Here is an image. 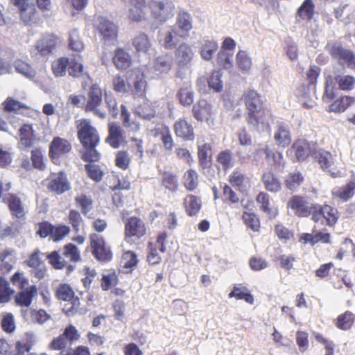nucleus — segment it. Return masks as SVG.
I'll return each instance as SVG.
<instances>
[{
    "label": "nucleus",
    "instance_id": "16",
    "mask_svg": "<svg viewBox=\"0 0 355 355\" xmlns=\"http://www.w3.org/2000/svg\"><path fill=\"white\" fill-rule=\"evenodd\" d=\"M254 155L256 157H261L264 155L266 161L274 168H279L284 165L282 154L277 150L271 149L266 144H258Z\"/></svg>",
    "mask_w": 355,
    "mask_h": 355
},
{
    "label": "nucleus",
    "instance_id": "32",
    "mask_svg": "<svg viewBox=\"0 0 355 355\" xmlns=\"http://www.w3.org/2000/svg\"><path fill=\"white\" fill-rule=\"evenodd\" d=\"M202 206L201 198L198 196L188 194L183 200V207L188 216H196L200 213Z\"/></svg>",
    "mask_w": 355,
    "mask_h": 355
},
{
    "label": "nucleus",
    "instance_id": "41",
    "mask_svg": "<svg viewBox=\"0 0 355 355\" xmlns=\"http://www.w3.org/2000/svg\"><path fill=\"white\" fill-rule=\"evenodd\" d=\"M70 232V228L65 225L55 227L46 222V236H49V239L53 241H59L63 239Z\"/></svg>",
    "mask_w": 355,
    "mask_h": 355
},
{
    "label": "nucleus",
    "instance_id": "3",
    "mask_svg": "<svg viewBox=\"0 0 355 355\" xmlns=\"http://www.w3.org/2000/svg\"><path fill=\"white\" fill-rule=\"evenodd\" d=\"M177 29L168 31L164 37V46L166 49H173L179 38H187L189 36V32L193 28L192 17L186 11H180L176 17Z\"/></svg>",
    "mask_w": 355,
    "mask_h": 355
},
{
    "label": "nucleus",
    "instance_id": "10",
    "mask_svg": "<svg viewBox=\"0 0 355 355\" xmlns=\"http://www.w3.org/2000/svg\"><path fill=\"white\" fill-rule=\"evenodd\" d=\"M271 117V111L265 106L248 111L245 115L248 125L252 126L257 131H261L268 127Z\"/></svg>",
    "mask_w": 355,
    "mask_h": 355
},
{
    "label": "nucleus",
    "instance_id": "18",
    "mask_svg": "<svg viewBox=\"0 0 355 355\" xmlns=\"http://www.w3.org/2000/svg\"><path fill=\"white\" fill-rule=\"evenodd\" d=\"M49 180L48 189L51 192L60 195L70 189V184L63 171L51 173Z\"/></svg>",
    "mask_w": 355,
    "mask_h": 355
},
{
    "label": "nucleus",
    "instance_id": "21",
    "mask_svg": "<svg viewBox=\"0 0 355 355\" xmlns=\"http://www.w3.org/2000/svg\"><path fill=\"white\" fill-rule=\"evenodd\" d=\"M19 137L18 146L21 149L30 148L40 141V139L35 135L32 125L29 124H24L19 128Z\"/></svg>",
    "mask_w": 355,
    "mask_h": 355
},
{
    "label": "nucleus",
    "instance_id": "52",
    "mask_svg": "<svg viewBox=\"0 0 355 355\" xmlns=\"http://www.w3.org/2000/svg\"><path fill=\"white\" fill-rule=\"evenodd\" d=\"M314 8L312 0H304L297 10V17L302 20L311 21L314 15Z\"/></svg>",
    "mask_w": 355,
    "mask_h": 355
},
{
    "label": "nucleus",
    "instance_id": "40",
    "mask_svg": "<svg viewBox=\"0 0 355 355\" xmlns=\"http://www.w3.org/2000/svg\"><path fill=\"white\" fill-rule=\"evenodd\" d=\"M120 119L123 126L129 132H137L140 130V123L138 121L131 118V114L128 111L126 106L123 104L121 105Z\"/></svg>",
    "mask_w": 355,
    "mask_h": 355
},
{
    "label": "nucleus",
    "instance_id": "5",
    "mask_svg": "<svg viewBox=\"0 0 355 355\" xmlns=\"http://www.w3.org/2000/svg\"><path fill=\"white\" fill-rule=\"evenodd\" d=\"M146 223L138 216H130L124 221V240L129 243L139 241L147 235Z\"/></svg>",
    "mask_w": 355,
    "mask_h": 355
},
{
    "label": "nucleus",
    "instance_id": "1",
    "mask_svg": "<svg viewBox=\"0 0 355 355\" xmlns=\"http://www.w3.org/2000/svg\"><path fill=\"white\" fill-rule=\"evenodd\" d=\"M76 127L77 137L83 149L81 153L82 159L87 162H98L101 153L96 147L100 144V135L97 129L86 119L79 120Z\"/></svg>",
    "mask_w": 355,
    "mask_h": 355
},
{
    "label": "nucleus",
    "instance_id": "42",
    "mask_svg": "<svg viewBox=\"0 0 355 355\" xmlns=\"http://www.w3.org/2000/svg\"><path fill=\"white\" fill-rule=\"evenodd\" d=\"M304 182V175L299 171L288 173L284 179L285 187L291 191H297Z\"/></svg>",
    "mask_w": 355,
    "mask_h": 355
},
{
    "label": "nucleus",
    "instance_id": "46",
    "mask_svg": "<svg viewBox=\"0 0 355 355\" xmlns=\"http://www.w3.org/2000/svg\"><path fill=\"white\" fill-rule=\"evenodd\" d=\"M355 322V314L350 311H346L340 314L334 321L336 327L343 331L349 330Z\"/></svg>",
    "mask_w": 355,
    "mask_h": 355
},
{
    "label": "nucleus",
    "instance_id": "56",
    "mask_svg": "<svg viewBox=\"0 0 355 355\" xmlns=\"http://www.w3.org/2000/svg\"><path fill=\"white\" fill-rule=\"evenodd\" d=\"M216 162L227 171L234 166V154L230 149L221 150L216 156Z\"/></svg>",
    "mask_w": 355,
    "mask_h": 355
},
{
    "label": "nucleus",
    "instance_id": "53",
    "mask_svg": "<svg viewBox=\"0 0 355 355\" xmlns=\"http://www.w3.org/2000/svg\"><path fill=\"white\" fill-rule=\"evenodd\" d=\"M131 159V156L127 150H119L115 153L114 164L118 168L125 171L129 168Z\"/></svg>",
    "mask_w": 355,
    "mask_h": 355
},
{
    "label": "nucleus",
    "instance_id": "13",
    "mask_svg": "<svg viewBox=\"0 0 355 355\" xmlns=\"http://www.w3.org/2000/svg\"><path fill=\"white\" fill-rule=\"evenodd\" d=\"M80 334L77 329L70 324L67 326L64 332L57 338H54L49 345V347L55 350H62L68 345H71L73 343L78 340Z\"/></svg>",
    "mask_w": 355,
    "mask_h": 355
},
{
    "label": "nucleus",
    "instance_id": "23",
    "mask_svg": "<svg viewBox=\"0 0 355 355\" xmlns=\"http://www.w3.org/2000/svg\"><path fill=\"white\" fill-rule=\"evenodd\" d=\"M173 130L176 137L184 141H193L195 139L194 128L184 118H180L175 122Z\"/></svg>",
    "mask_w": 355,
    "mask_h": 355
},
{
    "label": "nucleus",
    "instance_id": "24",
    "mask_svg": "<svg viewBox=\"0 0 355 355\" xmlns=\"http://www.w3.org/2000/svg\"><path fill=\"white\" fill-rule=\"evenodd\" d=\"M128 19L133 22H140L146 18L148 4L146 0H128Z\"/></svg>",
    "mask_w": 355,
    "mask_h": 355
},
{
    "label": "nucleus",
    "instance_id": "55",
    "mask_svg": "<svg viewBox=\"0 0 355 355\" xmlns=\"http://www.w3.org/2000/svg\"><path fill=\"white\" fill-rule=\"evenodd\" d=\"M132 45L138 53H146L151 46L148 35L144 33H139L132 39Z\"/></svg>",
    "mask_w": 355,
    "mask_h": 355
},
{
    "label": "nucleus",
    "instance_id": "50",
    "mask_svg": "<svg viewBox=\"0 0 355 355\" xmlns=\"http://www.w3.org/2000/svg\"><path fill=\"white\" fill-rule=\"evenodd\" d=\"M172 59L168 54L157 57L154 61L153 67L160 73H167L172 69Z\"/></svg>",
    "mask_w": 355,
    "mask_h": 355
},
{
    "label": "nucleus",
    "instance_id": "22",
    "mask_svg": "<svg viewBox=\"0 0 355 355\" xmlns=\"http://www.w3.org/2000/svg\"><path fill=\"white\" fill-rule=\"evenodd\" d=\"M329 53L340 64H347V67L351 68H355V55L353 51L344 49L341 46L334 45L331 46Z\"/></svg>",
    "mask_w": 355,
    "mask_h": 355
},
{
    "label": "nucleus",
    "instance_id": "38",
    "mask_svg": "<svg viewBox=\"0 0 355 355\" xmlns=\"http://www.w3.org/2000/svg\"><path fill=\"white\" fill-rule=\"evenodd\" d=\"M229 298H235L237 300H244L250 304H253L254 299L250 291L242 284H236L232 291L228 294Z\"/></svg>",
    "mask_w": 355,
    "mask_h": 355
},
{
    "label": "nucleus",
    "instance_id": "43",
    "mask_svg": "<svg viewBox=\"0 0 355 355\" xmlns=\"http://www.w3.org/2000/svg\"><path fill=\"white\" fill-rule=\"evenodd\" d=\"M212 157V147L210 144L205 143L198 146V159L200 166L202 168L211 166Z\"/></svg>",
    "mask_w": 355,
    "mask_h": 355
},
{
    "label": "nucleus",
    "instance_id": "35",
    "mask_svg": "<svg viewBox=\"0 0 355 355\" xmlns=\"http://www.w3.org/2000/svg\"><path fill=\"white\" fill-rule=\"evenodd\" d=\"M274 139L276 144L284 148L288 146L291 142V136L288 125L284 123L279 122L277 125V130L274 135Z\"/></svg>",
    "mask_w": 355,
    "mask_h": 355
},
{
    "label": "nucleus",
    "instance_id": "45",
    "mask_svg": "<svg viewBox=\"0 0 355 355\" xmlns=\"http://www.w3.org/2000/svg\"><path fill=\"white\" fill-rule=\"evenodd\" d=\"M6 203L14 217L18 219H21L24 217L25 211L19 198L13 194L9 195L7 198Z\"/></svg>",
    "mask_w": 355,
    "mask_h": 355
},
{
    "label": "nucleus",
    "instance_id": "33",
    "mask_svg": "<svg viewBox=\"0 0 355 355\" xmlns=\"http://www.w3.org/2000/svg\"><path fill=\"white\" fill-rule=\"evenodd\" d=\"M19 11L21 20L26 25L36 24L40 19V13L33 3L23 6Z\"/></svg>",
    "mask_w": 355,
    "mask_h": 355
},
{
    "label": "nucleus",
    "instance_id": "30",
    "mask_svg": "<svg viewBox=\"0 0 355 355\" xmlns=\"http://www.w3.org/2000/svg\"><path fill=\"white\" fill-rule=\"evenodd\" d=\"M114 67L119 71H125L130 68L132 60L130 53L123 48H116L112 57Z\"/></svg>",
    "mask_w": 355,
    "mask_h": 355
},
{
    "label": "nucleus",
    "instance_id": "34",
    "mask_svg": "<svg viewBox=\"0 0 355 355\" xmlns=\"http://www.w3.org/2000/svg\"><path fill=\"white\" fill-rule=\"evenodd\" d=\"M265 189L271 193H278L282 189L279 178L272 171H265L261 175Z\"/></svg>",
    "mask_w": 355,
    "mask_h": 355
},
{
    "label": "nucleus",
    "instance_id": "29",
    "mask_svg": "<svg viewBox=\"0 0 355 355\" xmlns=\"http://www.w3.org/2000/svg\"><path fill=\"white\" fill-rule=\"evenodd\" d=\"M193 117L198 121H209L212 118V107L205 100L199 101L192 108Z\"/></svg>",
    "mask_w": 355,
    "mask_h": 355
},
{
    "label": "nucleus",
    "instance_id": "39",
    "mask_svg": "<svg viewBox=\"0 0 355 355\" xmlns=\"http://www.w3.org/2000/svg\"><path fill=\"white\" fill-rule=\"evenodd\" d=\"M147 88V82L144 73L137 75L130 84L129 92L135 98L145 97Z\"/></svg>",
    "mask_w": 355,
    "mask_h": 355
},
{
    "label": "nucleus",
    "instance_id": "15",
    "mask_svg": "<svg viewBox=\"0 0 355 355\" xmlns=\"http://www.w3.org/2000/svg\"><path fill=\"white\" fill-rule=\"evenodd\" d=\"M105 141L114 149H119L121 146L126 145V137L122 127L115 122L109 123L107 136Z\"/></svg>",
    "mask_w": 355,
    "mask_h": 355
},
{
    "label": "nucleus",
    "instance_id": "19",
    "mask_svg": "<svg viewBox=\"0 0 355 355\" xmlns=\"http://www.w3.org/2000/svg\"><path fill=\"white\" fill-rule=\"evenodd\" d=\"M315 144H311L306 139H299L294 141L292 145V150L295 154L297 161L304 162L307 158L313 155L315 150Z\"/></svg>",
    "mask_w": 355,
    "mask_h": 355
},
{
    "label": "nucleus",
    "instance_id": "61",
    "mask_svg": "<svg viewBox=\"0 0 355 355\" xmlns=\"http://www.w3.org/2000/svg\"><path fill=\"white\" fill-rule=\"evenodd\" d=\"M68 223L74 232L78 233L84 226V220L80 213L76 209H71L68 214Z\"/></svg>",
    "mask_w": 355,
    "mask_h": 355
},
{
    "label": "nucleus",
    "instance_id": "57",
    "mask_svg": "<svg viewBox=\"0 0 355 355\" xmlns=\"http://www.w3.org/2000/svg\"><path fill=\"white\" fill-rule=\"evenodd\" d=\"M220 198L224 204L228 205H234L239 202V196L232 188L227 184L222 187V193Z\"/></svg>",
    "mask_w": 355,
    "mask_h": 355
},
{
    "label": "nucleus",
    "instance_id": "49",
    "mask_svg": "<svg viewBox=\"0 0 355 355\" xmlns=\"http://www.w3.org/2000/svg\"><path fill=\"white\" fill-rule=\"evenodd\" d=\"M176 96L182 106L187 107L193 103L194 92L191 85H185L179 89Z\"/></svg>",
    "mask_w": 355,
    "mask_h": 355
},
{
    "label": "nucleus",
    "instance_id": "60",
    "mask_svg": "<svg viewBox=\"0 0 355 355\" xmlns=\"http://www.w3.org/2000/svg\"><path fill=\"white\" fill-rule=\"evenodd\" d=\"M218 49V45L216 42L212 40L205 41L200 47V55L202 59L210 60L212 59Z\"/></svg>",
    "mask_w": 355,
    "mask_h": 355
},
{
    "label": "nucleus",
    "instance_id": "26",
    "mask_svg": "<svg viewBox=\"0 0 355 355\" xmlns=\"http://www.w3.org/2000/svg\"><path fill=\"white\" fill-rule=\"evenodd\" d=\"M355 194V178L349 181L345 185L334 188L331 191L333 199L338 200L343 202H347Z\"/></svg>",
    "mask_w": 355,
    "mask_h": 355
},
{
    "label": "nucleus",
    "instance_id": "64",
    "mask_svg": "<svg viewBox=\"0 0 355 355\" xmlns=\"http://www.w3.org/2000/svg\"><path fill=\"white\" fill-rule=\"evenodd\" d=\"M69 47L71 50L76 52H80L85 48L84 43L80 39L77 29L72 30L69 33Z\"/></svg>",
    "mask_w": 355,
    "mask_h": 355
},
{
    "label": "nucleus",
    "instance_id": "2",
    "mask_svg": "<svg viewBox=\"0 0 355 355\" xmlns=\"http://www.w3.org/2000/svg\"><path fill=\"white\" fill-rule=\"evenodd\" d=\"M67 259L71 263H78L81 261V254L78 248L73 243H69L63 246L62 255L58 251H53L46 257L49 264L56 270L66 268L67 273H71L75 266L69 264L65 259Z\"/></svg>",
    "mask_w": 355,
    "mask_h": 355
},
{
    "label": "nucleus",
    "instance_id": "12",
    "mask_svg": "<svg viewBox=\"0 0 355 355\" xmlns=\"http://www.w3.org/2000/svg\"><path fill=\"white\" fill-rule=\"evenodd\" d=\"M148 7L153 17L161 21H166L172 15L174 6L168 0H150Z\"/></svg>",
    "mask_w": 355,
    "mask_h": 355
},
{
    "label": "nucleus",
    "instance_id": "28",
    "mask_svg": "<svg viewBox=\"0 0 355 355\" xmlns=\"http://www.w3.org/2000/svg\"><path fill=\"white\" fill-rule=\"evenodd\" d=\"M37 294V288L35 285H31L26 287V289L19 290L15 295L14 299L16 305L21 307H28Z\"/></svg>",
    "mask_w": 355,
    "mask_h": 355
},
{
    "label": "nucleus",
    "instance_id": "6",
    "mask_svg": "<svg viewBox=\"0 0 355 355\" xmlns=\"http://www.w3.org/2000/svg\"><path fill=\"white\" fill-rule=\"evenodd\" d=\"M316 203H309L306 198L301 195L292 196L287 202V209H291L298 218H313Z\"/></svg>",
    "mask_w": 355,
    "mask_h": 355
},
{
    "label": "nucleus",
    "instance_id": "11",
    "mask_svg": "<svg viewBox=\"0 0 355 355\" xmlns=\"http://www.w3.org/2000/svg\"><path fill=\"white\" fill-rule=\"evenodd\" d=\"M338 218L339 212L336 208L327 204L316 203L312 218L314 223H319L324 219L327 225L333 227L338 222Z\"/></svg>",
    "mask_w": 355,
    "mask_h": 355
},
{
    "label": "nucleus",
    "instance_id": "25",
    "mask_svg": "<svg viewBox=\"0 0 355 355\" xmlns=\"http://www.w3.org/2000/svg\"><path fill=\"white\" fill-rule=\"evenodd\" d=\"M241 99L245 106L246 112L264 106L261 95L255 89L245 90Z\"/></svg>",
    "mask_w": 355,
    "mask_h": 355
},
{
    "label": "nucleus",
    "instance_id": "54",
    "mask_svg": "<svg viewBox=\"0 0 355 355\" xmlns=\"http://www.w3.org/2000/svg\"><path fill=\"white\" fill-rule=\"evenodd\" d=\"M242 219L245 226L254 232H259L261 229V222L259 216L254 212L244 211Z\"/></svg>",
    "mask_w": 355,
    "mask_h": 355
},
{
    "label": "nucleus",
    "instance_id": "17",
    "mask_svg": "<svg viewBox=\"0 0 355 355\" xmlns=\"http://www.w3.org/2000/svg\"><path fill=\"white\" fill-rule=\"evenodd\" d=\"M71 150L70 142L59 137H55L49 146V157L55 164L60 162V158Z\"/></svg>",
    "mask_w": 355,
    "mask_h": 355
},
{
    "label": "nucleus",
    "instance_id": "44",
    "mask_svg": "<svg viewBox=\"0 0 355 355\" xmlns=\"http://www.w3.org/2000/svg\"><path fill=\"white\" fill-rule=\"evenodd\" d=\"M135 114L145 120H151L156 116V110L152 102L145 98L135 109Z\"/></svg>",
    "mask_w": 355,
    "mask_h": 355
},
{
    "label": "nucleus",
    "instance_id": "63",
    "mask_svg": "<svg viewBox=\"0 0 355 355\" xmlns=\"http://www.w3.org/2000/svg\"><path fill=\"white\" fill-rule=\"evenodd\" d=\"M112 89L116 93L127 94L129 92L130 84L124 77L120 74L114 76L112 78Z\"/></svg>",
    "mask_w": 355,
    "mask_h": 355
},
{
    "label": "nucleus",
    "instance_id": "4",
    "mask_svg": "<svg viewBox=\"0 0 355 355\" xmlns=\"http://www.w3.org/2000/svg\"><path fill=\"white\" fill-rule=\"evenodd\" d=\"M36 343L35 336L26 333L23 338L16 341L15 352H12V347L8 341L0 338V355H25L26 352L31 351Z\"/></svg>",
    "mask_w": 355,
    "mask_h": 355
},
{
    "label": "nucleus",
    "instance_id": "31",
    "mask_svg": "<svg viewBox=\"0 0 355 355\" xmlns=\"http://www.w3.org/2000/svg\"><path fill=\"white\" fill-rule=\"evenodd\" d=\"M256 202L259 205L260 210L266 214L269 218H275L278 215V209L271 206L270 196L266 192H259L256 197Z\"/></svg>",
    "mask_w": 355,
    "mask_h": 355
},
{
    "label": "nucleus",
    "instance_id": "62",
    "mask_svg": "<svg viewBox=\"0 0 355 355\" xmlns=\"http://www.w3.org/2000/svg\"><path fill=\"white\" fill-rule=\"evenodd\" d=\"M338 88L343 91H351L355 86V78L351 75H339L335 77Z\"/></svg>",
    "mask_w": 355,
    "mask_h": 355
},
{
    "label": "nucleus",
    "instance_id": "9",
    "mask_svg": "<svg viewBox=\"0 0 355 355\" xmlns=\"http://www.w3.org/2000/svg\"><path fill=\"white\" fill-rule=\"evenodd\" d=\"M91 251L94 258L101 262H107L112 260L113 254L105 239L96 234L89 235Z\"/></svg>",
    "mask_w": 355,
    "mask_h": 355
},
{
    "label": "nucleus",
    "instance_id": "59",
    "mask_svg": "<svg viewBox=\"0 0 355 355\" xmlns=\"http://www.w3.org/2000/svg\"><path fill=\"white\" fill-rule=\"evenodd\" d=\"M69 65V58L62 57L55 60L51 63V69L55 77H62L66 75Z\"/></svg>",
    "mask_w": 355,
    "mask_h": 355
},
{
    "label": "nucleus",
    "instance_id": "48",
    "mask_svg": "<svg viewBox=\"0 0 355 355\" xmlns=\"http://www.w3.org/2000/svg\"><path fill=\"white\" fill-rule=\"evenodd\" d=\"M182 182L186 190L193 191L196 190L199 184L198 174L193 168L188 169L182 177Z\"/></svg>",
    "mask_w": 355,
    "mask_h": 355
},
{
    "label": "nucleus",
    "instance_id": "58",
    "mask_svg": "<svg viewBox=\"0 0 355 355\" xmlns=\"http://www.w3.org/2000/svg\"><path fill=\"white\" fill-rule=\"evenodd\" d=\"M74 200L77 207L80 209L81 213L85 216H87L93 207L92 198L86 194L82 193L76 196Z\"/></svg>",
    "mask_w": 355,
    "mask_h": 355
},
{
    "label": "nucleus",
    "instance_id": "51",
    "mask_svg": "<svg viewBox=\"0 0 355 355\" xmlns=\"http://www.w3.org/2000/svg\"><path fill=\"white\" fill-rule=\"evenodd\" d=\"M15 293V290L6 278L0 276V304L9 302Z\"/></svg>",
    "mask_w": 355,
    "mask_h": 355
},
{
    "label": "nucleus",
    "instance_id": "20",
    "mask_svg": "<svg viewBox=\"0 0 355 355\" xmlns=\"http://www.w3.org/2000/svg\"><path fill=\"white\" fill-rule=\"evenodd\" d=\"M56 297L62 301L71 302L72 306L67 310L64 309L67 315H71L73 313L74 307L79 305L78 297H75V293L72 288L67 284H61L58 286L55 291Z\"/></svg>",
    "mask_w": 355,
    "mask_h": 355
},
{
    "label": "nucleus",
    "instance_id": "47",
    "mask_svg": "<svg viewBox=\"0 0 355 355\" xmlns=\"http://www.w3.org/2000/svg\"><path fill=\"white\" fill-rule=\"evenodd\" d=\"M354 103L355 97L342 96L329 105V111L334 112H343Z\"/></svg>",
    "mask_w": 355,
    "mask_h": 355
},
{
    "label": "nucleus",
    "instance_id": "14",
    "mask_svg": "<svg viewBox=\"0 0 355 355\" xmlns=\"http://www.w3.org/2000/svg\"><path fill=\"white\" fill-rule=\"evenodd\" d=\"M193 58V52L191 47L186 44H181L175 51V60L178 66L176 76L182 78V69L187 68Z\"/></svg>",
    "mask_w": 355,
    "mask_h": 355
},
{
    "label": "nucleus",
    "instance_id": "8",
    "mask_svg": "<svg viewBox=\"0 0 355 355\" xmlns=\"http://www.w3.org/2000/svg\"><path fill=\"white\" fill-rule=\"evenodd\" d=\"M103 101V91L97 84H93L87 94V101L84 106L85 112H91L101 119L106 117L105 111L100 110Z\"/></svg>",
    "mask_w": 355,
    "mask_h": 355
},
{
    "label": "nucleus",
    "instance_id": "27",
    "mask_svg": "<svg viewBox=\"0 0 355 355\" xmlns=\"http://www.w3.org/2000/svg\"><path fill=\"white\" fill-rule=\"evenodd\" d=\"M313 157L322 170L329 171L332 178H336L340 176L339 171L331 172L329 170L330 166L334 163L333 156L330 152L324 150V149L315 150L313 153Z\"/></svg>",
    "mask_w": 355,
    "mask_h": 355
},
{
    "label": "nucleus",
    "instance_id": "36",
    "mask_svg": "<svg viewBox=\"0 0 355 355\" xmlns=\"http://www.w3.org/2000/svg\"><path fill=\"white\" fill-rule=\"evenodd\" d=\"M161 185L166 190L176 193L179 189V180L176 173L172 171H164L161 172Z\"/></svg>",
    "mask_w": 355,
    "mask_h": 355
},
{
    "label": "nucleus",
    "instance_id": "7",
    "mask_svg": "<svg viewBox=\"0 0 355 355\" xmlns=\"http://www.w3.org/2000/svg\"><path fill=\"white\" fill-rule=\"evenodd\" d=\"M96 31L104 43L114 44L117 41L119 36V27L112 21L105 17H98L97 23L94 25Z\"/></svg>",
    "mask_w": 355,
    "mask_h": 355
},
{
    "label": "nucleus",
    "instance_id": "37",
    "mask_svg": "<svg viewBox=\"0 0 355 355\" xmlns=\"http://www.w3.org/2000/svg\"><path fill=\"white\" fill-rule=\"evenodd\" d=\"M154 137H159L166 150H171L174 147V141L169 128L166 125L155 128L153 130Z\"/></svg>",
    "mask_w": 355,
    "mask_h": 355
}]
</instances>
